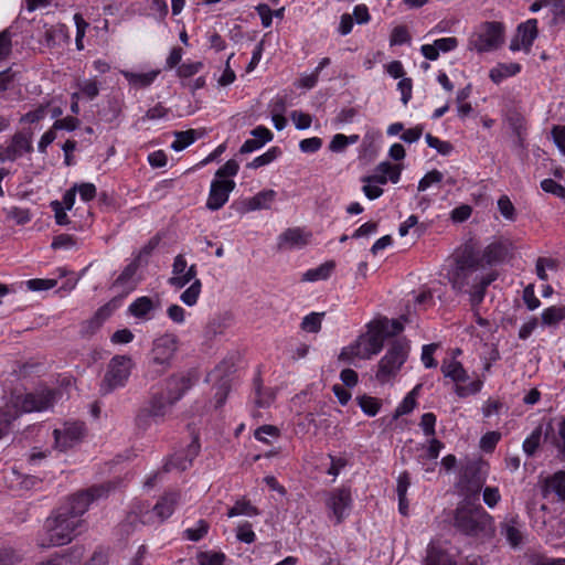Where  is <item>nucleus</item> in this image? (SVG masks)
Instances as JSON below:
<instances>
[{
	"mask_svg": "<svg viewBox=\"0 0 565 565\" xmlns=\"http://www.w3.org/2000/svg\"><path fill=\"white\" fill-rule=\"evenodd\" d=\"M481 268L478 256L471 250H465L456 257L454 265L447 271V278L452 289L459 292H469L473 307L483 300L486 289L498 277L497 271L479 274Z\"/></svg>",
	"mask_w": 565,
	"mask_h": 565,
	"instance_id": "f257e3e1",
	"label": "nucleus"
},
{
	"mask_svg": "<svg viewBox=\"0 0 565 565\" xmlns=\"http://www.w3.org/2000/svg\"><path fill=\"white\" fill-rule=\"evenodd\" d=\"M454 525L470 536L491 537L494 534L493 518L480 504L470 502H462L457 507Z\"/></svg>",
	"mask_w": 565,
	"mask_h": 565,
	"instance_id": "f03ea898",
	"label": "nucleus"
},
{
	"mask_svg": "<svg viewBox=\"0 0 565 565\" xmlns=\"http://www.w3.org/2000/svg\"><path fill=\"white\" fill-rule=\"evenodd\" d=\"M83 524L84 521L72 519L58 508L46 519L39 545L43 548L66 545L81 532Z\"/></svg>",
	"mask_w": 565,
	"mask_h": 565,
	"instance_id": "7ed1b4c3",
	"label": "nucleus"
},
{
	"mask_svg": "<svg viewBox=\"0 0 565 565\" xmlns=\"http://www.w3.org/2000/svg\"><path fill=\"white\" fill-rule=\"evenodd\" d=\"M390 324L388 319L384 318L370 324V330L360 335L354 343L343 348L339 355V360L351 362L353 359H370L377 354L384 345L383 332Z\"/></svg>",
	"mask_w": 565,
	"mask_h": 565,
	"instance_id": "20e7f679",
	"label": "nucleus"
},
{
	"mask_svg": "<svg viewBox=\"0 0 565 565\" xmlns=\"http://www.w3.org/2000/svg\"><path fill=\"white\" fill-rule=\"evenodd\" d=\"M56 392L51 388H41L33 393L11 395L10 401L2 411V422L9 423L21 413L43 412L51 408L55 402Z\"/></svg>",
	"mask_w": 565,
	"mask_h": 565,
	"instance_id": "39448f33",
	"label": "nucleus"
},
{
	"mask_svg": "<svg viewBox=\"0 0 565 565\" xmlns=\"http://www.w3.org/2000/svg\"><path fill=\"white\" fill-rule=\"evenodd\" d=\"M409 351L408 341L397 339L393 341L385 355L380 360L375 379L381 384L391 382L405 363Z\"/></svg>",
	"mask_w": 565,
	"mask_h": 565,
	"instance_id": "423d86ee",
	"label": "nucleus"
},
{
	"mask_svg": "<svg viewBox=\"0 0 565 565\" xmlns=\"http://www.w3.org/2000/svg\"><path fill=\"white\" fill-rule=\"evenodd\" d=\"M178 501L179 493L169 492L162 495L152 509L143 503L136 504L128 518L131 522L139 519L142 524L161 523L173 513Z\"/></svg>",
	"mask_w": 565,
	"mask_h": 565,
	"instance_id": "0eeeda50",
	"label": "nucleus"
},
{
	"mask_svg": "<svg viewBox=\"0 0 565 565\" xmlns=\"http://www.w3.org/2000/svg\"><path fill=\"white\" fill-rule=\"evenodd\" d=\"M441 372L445 377H449L455 382V393L460 398H466L471 395L478 394L483 387L484 375L477 377L468 384H465L469 380L468 372L463 365L455 359L445 360L441 364Z\"/></svg>",
	"mask_w": 565,
	"mask_h": 565,
	"instance_id": "6e6552de",
	"label": "nucleus"
},
{
	"mask_svg": "<svg viewBox=\"0 0 565 565\" xmlns=\"http://www.w3.org/2000/svg\"><path fill=\"white\" fill-rule=\"evenodd\" d=\"M505 28L498 21L484 22L469 39V50L479 53L497 50L504 40Z\"/></svg>",
	"mask_w": 565,
	"mask_h": 565,
	"instance_id": "1a4fd4ad",
	"label": "nucleus"
},
{
	"mask_svg": "<svg viewBox=\"0 0 565 565\" xmlns=\"http://www.w3.org/2000/svg\"><path fill=\"white\" fill-rule=\"evenodd\" d=\"M178 338L172 333H166L153 341L150 352V365L157 367V374L166 372L170 366L178 350Z\"/></svg>",
	"mask_w": 565,
	"mask_h": 565,
	"instance_id": "9d476101",
	"label": "nucleus"
},
{
	"mask_svg": "<svg viewBox=\"0 0 565 565\" xmlns=\"http://www.w3.org/2000/svg\"><path fill=\"white\" fill-rule=\"evenodd\" d=\"M107 491L104 486L93 487L86 491L75 493L60 509L72 519L84 521L82 516L88 510L90 502L103 497Z\"/></svg>",
	"mask_w": 565,
	"mask_h": 565,
	"instance_id": "9b49d317",
	"label": "nucleus"
},
{
	"mask_svg": "<svg viewBox=\"0 0 565 565\" xmlns=\"http://www.w3.org/2000/svg\"><path fill=\"white\" fill-rule=\"evenodd\" d=\"M86 435L83 422H65L62 427L53 430L54 447L60 451H66L81 444Z\"/></svg>",
	"mask_w": 565,
	"mask_h": 565,
	"instance_id": "f8f14e48",
	"label": "nucleus"
},
{
	"mask_svg": "<svg viewBox=\"0 0 565 565\" xmlns=\"http://www.w3.org/2000/svg\"><path fill=\"white\" fill-rule=\"evenodd\" d=\"M131 360L125 355L114 356L104 377L105 393L122 386L130 375Z\"/></svg>",
	"mask_w": 565,
	"mask_h": 565,
	"instance_id": "ddd939ff",
	"label": "nucleus"
},
{
	"mask_svg": "<svg viewBox=\"0 0 565 565\" xmlns=\"http://www.w3.org/2000/svg\"><path fill=\"white\" fill-rule=\"evenodd\" d=\"M174 404V402H170V397L164 393L153 395L148 406L143 407L137 415V425L143 428L149 426L151 419L156 420L164 417Z\"/></svg>",
	"mask_w": 565,
	"mask_h": 565,
	"instance_id": "4468645a",
	"label": "nucleus"
},
{
	"mask_svg": "<svg viewBox=\"0 0 565 565\" xmlns=\"http://www.w3.org/2000/svg\"><path fill=\"white\" fill-rule=\"evenodd\" d=\"M352 504V495L349 488L333 489L328 493L326 499V505L332 512L335 518L337 524H340L348 515Z\"/></svg>",
	"mask_w": 565,
	"mask_h": 565,
	"instance_id": "2eb2a0df",
	"label": "nucleus"
},
{
	"mask_svg": "<svg viewBox=\"0 0 565 565\" xmlns=\"http://www.w3.org/2000/svg\"><path fill=\"white\" fill-rule=\"evenodd\" d=\"M537 20L530 19L518 26L516 34L510 42L513 52L523 50L529 53L534 40L537 38Z\"/></svg>",
	"mask_w": 565,
	"mask_h": 565,
	"instance_id": "dca6fc26",
	"label": "nucleus"
},
{
	"mask_svg": "<svg viewBox=\"0 0 565 565\" xmlns=\"http://www.w3.org/2000/svg\"><path fill=\"white\" fill-rule=\"evenodd\" d=\"M234 189L235 182L233 180L214 179L211 182L206 207L211 211L220 210L228 201L230 193Z\"/></svg>",
	"mask_w": 565,
	"mask_h": 565,
	"instance_id": "f3484780",
	"label": "nucleus"
},
{
	"mask_svg": "<svg viewBox=\"0 0 565 565\" xmlns=\"http://www.w3.org/2000/svg\"><path fill=\"white\" fill-rule=\"evenodd\" d=\"M196 276V266L191 265L188 267L186 259L182 254H179L174 257L172 264V276L169 278L168 282L172 287L177 289L183 288L190 281H192Z\"/></svg>",
	"mask_w": 565,
	"mask_h": 565,
	"instance_id": "a211bd4d",
	"label": "nucleus"
},
{
	"mask_svg": "<svg viewBox=\"0 0 565 565\" xmlns=\"http://www.w3.org/2000/svg\"><path fill=\"white\" fill-rule=\"evenodd\" d=\"M512 244L508 239H498L490 243L478 257L480 267L495 265L504 262L510 255Z\"/></svg>",
	"mask_w": 565,
	"mask_h": 565,
	"instance_id": "6ab92c4d",
	"label": "nucleus"
},
{
	"mask_svg": "<svg viewBox=\"0 0 565 565\" xmlns=\"http://www.w3.org/2000/svg\"><path fill=\"white\" fill-rule=\"evenodd\" d=\"M32 150V141L29 135L19 132L13 136L11 141L2 151V161H14Z\"/></svg>",
	"mask_w": 565,
	"mask_h": 565,
	"instance_id": "aec40b11",
	"label": "nucleus"
},
{
	"mask_svg": "<svg viewBox=\"0 0 565 565\" xmlns=\"http://www.w3.org/2000/svg\"><path fill=\"white\" fill-rule=\"evenodd\" d=\"M193 382L194 379L190 373L172 375L167 380L164 394L170 397V402L177 403L190 390Z\"/></svg>",
	"mask_w": 565,
	"mask_h": 565,
	"instance_id": "412c9836",
	"label": "nucleus"
},
{
	"mask_svg": "<svg viewBox=\"0 0 565 565\" xmlns=\"http://www.w3.org/2000/svg\"><path fill=\"white\" fill-rule=\"evenodd\" d=\"M200 450V444L198 439H194L188 447L185 452L174 454L166 463L164 469L167 471L188 469L193 461V458L198 456Z\"/></svg>",
	"mask_w": 565,
	"mask_h": 565,
	"instance_id": "4be33fe9",
	"label": "nucleus"
},
{
	"mask_svg": "<svg viewBox=\"0 0 565 565\" xmlns=\"http://www.w3.org/2000/svg\"><path fill=\"white\" fill-rule=\"evenodd\" d=\"M522 525L516 516L505 519L500 523V534L512 548H518L523 542Z\"/></svg>",
	"mask_w": 565,
	"mask_h": 565,
	"instance_id": "5701e85b",
	"label": "nucleus"
},
{
	"mask_svg": "<svg viewBox=\"0 0 565 565\" xmlns=\"http://www.w3.org/2000/svg\"><path fill=\"white\" fill-rule=\"evenodd\" d=\"M310 237L311 234L305 232L302 228H288L279 236L278 245L281 248L301 247L309 243Z\"/></svg>",
	"mask_w": 565,
	"mask_h": 565,
	"instance_id": "b1692460",
	"label": "nucleus"
},
{
	"mask_svg": "<svg viewBox=\"0 0 565 565\" xmlns=\"http://www.w3.org/2000/svg\"><path fill=\"white\" fill-rule=\"evenodd\" d=\"M370 181L375 183H380L381 185L385 184L387 181L393 183H397L401 178V169L398 166H394L390 162L380 163L374 173L369 175Z\"/></svg>",
	"mask_w": 565,
	"mask_h": 565,
	"instance_id": "393cba45",
	"label": "nucleus"
},
{
	"mask_svg": "<svg viewBox=\"0 0 565 565\" xmlns=\"http://www.w3.org/2000/svg\"><path fill=\"white\" fill-rule=\"evenodd\" d=\"M276 199V192L274 190H264L255 194L254 196L243 201L244 211L252 212L257 210L269 209Z\"/></svg>",
	"mask_w": 565,
	"mask_h": 565,
	"instance_id": "a878e982",
	"label": "nucleus"
},
{
	"mask_svg": "<svg viewBox=\"0 0 565 565\" xmlns=\"http://www.w3.org/2000/svg\"><path fill=\"white\" fill-rule=\"evenodd\" d=\"M83 557L81 548H72L63 553H55L50 558L35 563L34 565H76Z\"/></svg>",
	"mask_w": 565,
	"mask_h": 565,
	"instance_id": "bb28decb",
	"label": "nucleus"
},
{
	"mask_svg": "<svg viewBox=\"0 0 565 565\" xmlns=\"http://www.w3.org/2000/svg\"><path fill=\"white\" fill-rule=\"evenodd\" d=\"M520 71L521 65L519 63H499L490 70L489 77L492 82L499 84L504 78L516 75Z\"/></svg>",
	"mask_w": 565,
	"mask_h": 565,
	"instance_id": "cd10ccee",
	"label": "nucleus"
},
{
	"mask_svg": "<svg viewBox=\"0 0 565 565\" xmlns=\"http://www.w3.org/2000/svg\"><path fill=\"white\" fill-rule=\"evenodd\" d=\"M138 266L139 265L137 260H134L130 264H128L115 280L114 286L132 290L137 285V280L135 277L138 270Z\"/></svg>",
	"mask_w": 565,
	"mask_h": 565,
	"instance_id": "c85d7f7f",
	"label": "nucleus"
},
{
	"mask_svg": "<svg viewBox=\"0 0 565 565\" xmlns=\"http://www.w3.org/2000/svg\"><path fill=\"white\" fill-rule=\"evenodd\" d=\"M425 565H456V563L447 552L430 544L427 548Z\"/></svg>",
	"mask_w": 565,
	"mask_h": 565,
	"instance_id": "c756f323",
	"label": "nucleus"
},
{
	"mask_svg": "<svg viewBox=\"0 0 565 565\" xmlns=\"http://www.w3.org/2000/svg\"><path fill=\"white\" fill-rule=\"evenodd\" d=\"M153 309V301L146 296L137 298L128 308L129 312L136 318H146Z\"/></svg>",
	"mask_w": 565,
	"mask_h": 565,
	"instance_id": "7c9ffc66",
	"label": "nucleus"
},
{
	"mask_svg": "<svg viewBox=\"0 0 565 565\" xmlns=\"http://www.w3.org/2000/svg\"><path fill=\"white\" fill-rule=\"evenodd\" d=\"M121 73L125 76V78L129 82V84L135 87L149 86L158 75L157 72L132 73V72H128V71H122Z\"/></svg>",
	"mask_w": 565,
	"mask_h": 565,
	"instance_id": "2f4dec72",
	"label": "nucleus"
},
{
	"mask_svg": "<svg viewBox=\"0 0 565 565\" xmlns=\"http://www.w3.org/2000/svg\"><path fill=\"white\" fill-rule=\"evenodd\" d=\"M110 313L111 310L108 306L99 308L94 317L85 322V333H94L96 330H98L100 326L109 318Z\"/></svg>",
	"mask_w": 565,
	"mask_h": 565,
	"instance_id": "473e14b6",
	"label": "nucleus"
},
{
	"mask_svg": "<svg viewBox=\"0 0 565 565\" xmlns=\"http://www.w3.org/2000/svg\"><path fill=\"white\" fill-rule=\"evenodd\" d=\"M542 324L556 326L565 319V306H552L543 310Z\"/></svg>",
	"mask_w": 565,
	"mask_h": 565,
	"instance_id": "72a5a7b5",
	"label": "nucleus"
},
{
	"mask_svg": "<svg viewBox=\"0 0 565 565\" xmlns=\"http://www.w3.org/2000/svg\"><path fill=\"white\" fill-rule=\"evenodd\" d=\"M259 511L256 507H254L249 501L247 500H238L235 502V504L227 511L228 518H234L237 515H258Z\"/></svg>",
	"mask_w": 565,
	"mask_h": 565,
	"instance_id": "f704fd0d",
	"label": "nucleus"
},
{
	"mask_svg": "<svg viewBox=\"0 0 565 565\" xmlns=\"http://www.w3.org/2000/svg\"><path fill=\"white\" fill-rule=\"evenodd\" d=\"M175 139L171 145V148L175 151H181L192 145L196 139L195 130L189 129L185 131L174 132Z\"/></svg>",
	"mask_w": 565,
	"mask_h": 565,
	"instance_id": "c9c22d12",
	"label": "nucleus"
},
{
	"mask_svg": "<svg viewBox=\"0 0 565 565\" xmlns=\"http://www.w3.org/2000/svg\"><path fill=\"white\" fill-rule=\"evenodd\" d=\"M201 289H202L201 280L194 278L192 284L190 285V287H188L181 294V296H180L181 301L189 307L194 306L198 302L199 296L201 294Z\"/></svg>",
	"mask_w": 565,
	"mask_h": 565,
	"instance_id": "e433bc0d",
	"label": "nucleus"
},
{
	"mask_svg": "<svg viewBox=\"0 0 565 565\" xmlns=\"http://www.w3.org/2000/svg\"><path fill=\"white\" fill-rule=\"evenodd\" d=\"M333 267V263H324L317 268L307 270L303 274L302 280L316 281L320 279H327L330 276Z\"/></svg>",
	"mask_w": 565,
	"mask_h": 565,
	"instance_id": "4c0bfd02",
	"label": "nucleus"
},
{
	"mask_svg": "<svg viewBox=\"0 0 565 565\" xmlns=\"http://www.w3.org/2000/svg\"><path fill=\"white\" fill-rule=\"evenodd\" d=\"M203 66L201 61H185L177 68V75L181 79H186L200 73Z\"/></svg>",
	"mask_w": 565,
	"mask_h": 565,
	"instance_id": "58836bf2",
	"label": "nucleus"
},
{
	"mask_svg": "<svg viewBox=\"0 0 565 565\" xmlns=\"http://www.w3.org/2000/svg\"><path fill=\"white\" fill-rule=\"evenodd\" d=\"M324 313L311 312L307 315L301 322V329L306 332L317 333L321 329L322 318Z\"/></svg>",
	"mask_w": 565,
	"mask_h": 565,
	"instance_id": "ea45409f",
	"label": "nucleus"
},
{
	"mask_svg": "<svg viewBox=\"0 0 565 565\" xmlns=\"http://www.w3.org/2000/svg\"><path fill=\"white\" fill-rule=\"evenodd\" d=\"M542 438V426H537L523 441V450L527 456H533L537 450Z\"/></svg>",
	"mask_w": 565,
	"mask_h": 565,
	"instance_id": "a19ab883",
	"label": "nucleus"
},
{
	"mask_svg": "<svg viewBox=\"0 0 565 565\" xmlns=\"http://www.w3.org/2000/svg\"><path fill=\"white\" fill-rule=\"evenodd\" d=\"M498 209L501 215L510 222L515 221L516 212L513 203L508 195H501L498 200Z\"/></svg>",
	"mask_w": 565,
	"mask_h": 565,
	"instance_id": "79ce46f5",
	"label": "nucleus"
},
{
	"mask_svg": "<svg viewBox=\"0 0 565 565\" xmlns=\"http://www.w3.org/2000/svg\"><path fill=\"white\" fill-rule=\"evenodd\" d=\"M280 435L279 429L276 426L273 425H264L258 427L254 436L257 440L269 444L270 438L277 439Z\"/></svg>",
	"mask_w": 565,
	"mask_h": 565,
	"instance_id": "37998d69",
	"label": "nucleus"
},
{
	"mask_svg": "<svg viewBox=\"0 0 565 565\" xmlns=\"http://www.w3.org/2000/svg\"><path fill=\"white\" fill-rule=\"evenodd\" d=\"M279 153L280 151L277 147L270 148L265 153L256 157L252 162L248 163L247 167L252 169H258L263 166L269 164L278 157Z\"/></svg>",
	"mask_w": 565,
	"mask_h": 565,
	"instance_id": "c03bdc74",
	"label": "nucleus"
},
{
	"mask_svg": "<svg viewBox=\"0 0 565 565\" xmlns=\"http://www.w3.org/2000/svg\"><path fill=\"white\" fill-rule=\"evenodd\" d=\"M418 388H419V385H417L411 393H408L405 396V398L403 399V402L397 406V408L395 411L396 417L406 415L415 408V406H416L415 394L418 391Z\"/></svg>",
	"mask_w": 565,
	"mask_h": 565,
	"instance_id": "a18cd8bd",
	"label": "nucleus"
},
{
	"mask_svg": "<svg viewBox=\"0 0 565 565\" xmlns=\"http://www.w3.org/2000/svg\"><path fill=\"white\" fill-rule=\"evenodd\" d=\"M370 177L365 175L361 179L364 183L362 191L369 200H375L383 194V189L380 186V183H375L370 181Z\"/></svg>",
	"mask_w": 565,
	"mask_h": 565,
	"instance_id": "49530a36",
	"label": "nucleus"
},
{
	"mask_svg": "<svg viewBox=\"0 0 565 565\" xmlns=\"http://www.w3.org/2000/svg\"><path fill=\"white\" fill-rule=\"evenodd\" d=\"M225 555L217 552H202L198 555L199 565H223Z\"/></svg>",
	"mask_w": 565,
	"mask_h": 565,
	"instance_id": "de8ad7c7",
	"label": "nucleus"
},
{
	"mask_svg": "<svg viewBox=\"0 0 565 565\" xmlns=\"http://www.w3.org/2000/svg\"><path fill=\"white\" fill-rule=\"evenodd\" d=\"M509 124L518 138L519 145L522 146L524 135L526 131L524 118L521 117L520 115L511 116V117H509Z\"/></svg>",
	"mask_w": 565,
	"mask_h": 565,
	"instance_id": "09e8293b",
	"label": "nucleus"
},
{
	"mask_svg": "<svg viewBox=\"0 0 565 565\" xmlns=\"http://www.w3.org/2000/svg\"><path fill=\"white\" fill-rule=\"evenodd\" d=\"M23 559V553L12 546L2 547V565H15Z\"/></svg>",
	"mask_w": 565,
	"mask_h": 565,
	"instance_id": "8fccbe9b",
	"label": "nucleus"
},
{
	"mask_svg": "<svg viewBox=\"0 0 565 565\" xmlns=\"http://www.w3.org/2000/svg\"><path fill=\"white\" fill-rule=\"evenodd\" d=\"M359 405L362 408V411L369 416H375L381 407L380 401L371 396L360 397Z\"/></svg>",
	"mask_w": 565,
	"mask_h": 565,
	"instance_id": "3c124183",
	"label": "nucleus"
},
{
	"mask_svg": "<svg viewBox=\"0 0 565 565\" xmlns=\"http://www.w3.org/2000/svg\"><path fill=\"white\" fill-rule=\"evenodd\" d=\"M236 537L238 541L246 544L255 542L256 534L253 531L252 524L249 522L238 524L236 529Z\"/></svg>",
	"mask_w": 565,
	"mask_h": 565,
	"instance_id": "603ef678",
	"label": "nucleus"
},
{
	"mask_svg": "<svg viewBox=\"0 0 565 565\" xmlns=\"http://www.w3.org/2000/svg\"><path fill=\"white\" fill-rule=\"evenodd\" d=\"M501 439L499 431H488L480 439V448L484 452H492Z\"/></svg>",
	"mask_w": 565,
	"mask_h": 565,
	"instance_id": "864d4df0",
	"label": "nucleus"
},
{
	"mask_svg": "<svg viewBox=\"0 0 565 565\" xmlns=\"http://www.w3.org/2000/svg\"><path fill=\"white\" fill-rule=\"evenodd\" d=\"M209 523L205 520H199L194 527L185 530L186 539L196 542L206 535Z\"/></svg>",
	"mask_w": 565,
	"mask_h": 565,
	"instance_id": "5fc2aeb1",
	"label": "nucleus"
},
{
	"mask_svg": "<svg viewBox=\"0 0 565 565\" xmlns=\"http://www.w3.org/2000/svg\"><path fill=\"white\" fill-rule=\"evenodd\" d=\"M239 166L238 163L231 159L226 161L215 173V179L218 180H227L226 178L235 177L238 172Z\"/></svg>",
	"mask_w": 565,
	"mask_h": 565,
	"instance_id": "6e6d98bb",
	"label": "nucleus"
},
{
	"mask_svg": "<svg viewBox=\"0 0 565 565\" xmlns=\"http://www.w3.org/2000/svg\"><path fill=\"white\" fill-rule=\"evenodd\" d=\"M411 41V35L405 25L395 26L392 30L390 43L391 45H402Z\"/></svg>",
	"mask_w": 565,
	"mask_h": 565,
	"instance_id": "4d7b16f0",
	"label": "nucleus"
},
{
	"mask_svg": "<svg viewBox=\"0 0 565 565\" xmlns=\"http://www.w3.org/2000/svg\"><path fill=\"white\" fill-rule=\"evenodd\" d=\"M443 448H444V444L440 440H438L436 438H431L428 447L426 448V452L424 455L419 456L420 462L424 463L425 459L436 460Z\"/></svg>",
	"mask_w": 565,
	"mask_h": 565,
	"instance_id": "13d9d810",
	"label": "nucleus"
},
{
	"mask_svg": "<svg viewBox=\"0 0 565 565\" xmlns=\"http://www.w3.org/2000/svg\"><path fill=\"white\" fill-rule=\"evenodd\" d=\"M426 142L430 148L436 149L441 154H448L452 150V146L448 141H443L430 134L426 135Z\"/></svg>",
	"mask_w": 565,
	"mask_h": 565,
	"instance_id": "bf43d9fd",
	"label": "nucleus"
},
{
	"mask_svg": "<svg viewBox=\"0 0 565 565\" xmlns=\"http://www.w3.org/2000/svg\"><path fill=\"white\" fill-rule=\"evenodd\" d=\"M550 487L561 500L565 501V472L555 473Z\"/></svg>",
	"mask_w": 565,
	"mask_h": 565,
	"instance_id": "052dcab7",
	"label": "nucleus"
},
{
	"mask_svg": "<svg viewBox=\"0 0 565 565\" xmlns=\"http://www.w3.org/2000/svg\"><path fill=\"white\" fill-rule=\"evenodd\" d=\"M443 180V173L433 170L426 173L418 183V191H426L431 184L439 183Z\"/></svg>",
	"mask_w": 565,
	"mask_h": 565,
	"instance_id": "680f3d73",
	"label": "nucleus"
},
{
	"mask_svg": "<svg viewBox=\"0 0 565 565\" xmlns=\"http://www.w3.org/2000/svg\"><path fill=\"white\" fill-rule=\"evenodd\" d=\"M57 281L55 279H30L26 281V286L32 291H43L55 287Z\"/></svg>",
	"mask_w": 565,
	"mask_h": 565,
	"instance_id": "e2e57ef3",
	"label": "nucleus"
},
{
	"mask_svg": "<svg viewBox=\"0 0 565 565\" xmlns=\"http://www.w3.org/2000/svg\"><path fill=\"white\" fill-rule=\"evenodd\" d=\"M290 118L299 130L308 129L312 122V118L309 114L299 110H294L290 114Z\"/></svg>",
	"mask_w": 565,
	"mask_h": 565,
	"instance_id": "0e129e2a",
	"label": "nucleus"
},
{
	"mask_svg": "<svg viewBox=\"0 0 565 565\" xmlns=\"http://www.w3.org/2000/svg\"><path fill=\"white\" fill-rule=\"evenodd\" d=\"M483 502L489 508H494L501 500L500 491L497 487H486L482 492Z\"/></svg>",
	"mask_w": 565,
	"mask_h": 565,
	"instance_id": "69168bd1",
	"label": "nucleus"
},
{
	"mask_svg": "<svg viewBox=\"0 0 565 565\" xmlns=\"http://www.w3.org/2000/svg\"><path fill=\"white\" fill-rule=\"evenodd\" d=\"M541 188L547 192V193H552L558 198H564L565 196V188L557 183L556 181H554L553 179H545L541 182Z\"/></svg>",
	"mask_w": 565,
	"mask_h": 565,
	"instance_id": "338daca9",
	"label": "nucleus"
},
{
	"mask_svg": "<svg viewBox=\"0 0 565 565\" xmlns=\"http://www.w3.org/2000/svg\"><path fill=\"white\" fill-rule=\"evenodd\" d=\"M551 134L561 152L565 154V126H554Z\"/></svg>",
	"mask_w": 565,
	"mask_h": 565,
	"instance_id": "774afa93",
	"label": "nucleus"
}]
</instances>
